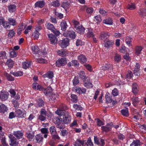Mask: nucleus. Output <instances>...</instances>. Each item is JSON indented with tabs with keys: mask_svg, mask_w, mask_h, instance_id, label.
Masks as SVG:
<instances>
[{
	"mask_svg": "<svg viewBox=\"0 0 146 146\" xmlns=\"http://www.w3.org/2000/svg\"><path fill=\"white\" fill-rule=\"evenodd\" d=\"M55 113L60 117L62 116V120L64 123H68L70 122L71 117L68 112L61 110H57Z\"/></svg>",
	"mask_w": 146,
	"mask_h": 146,
	"instance_id": "1",
	"label": "nucleus"
},
{
	"mask_svg": "<svg viewBox=\"0 0 146 146\" xmlns=\"http://www.w3.org/2000/svg\"><path fill=\"white\" fill-rule=\"evenodd\" d=\"M75 31V30L73 29L70 28L66 31V33L64 34V35L69 37L72 39H74L76 37Z\"/></svg>",
	"mask_w": 146,
	"mask_h": 146,
	"instance_id": "2",
	"label": "nucleus"
},
{
	"mask_svg": "<svg viewBox=\"0 0 146 146\" xmlns=\"http://www.w3.org/2000/svg\"><path fill=\"white\" fill-rule=\"evenodd\" d=\"M69 39L67 38H64L58 42L59 45L63 48H66L69 44Z\"/></svg>",
	"mask_w": 146,
	"mask_h": 146,
	"instance_id": "3",
	"label": "nucleus"
},
{
	"mask_svg": "<svg viewBox=\"0 0 146 146\" xmlns=\"http://www.w3.org/2000/svg\"><path fill=\"white\" fill-rule=\"evenodd\" d=\"M105 98L106 102L108 103H111L113 104H115L117 102V101L112 99V96L108 92L106 94Z\"/></svg>",
	"mask_w": 146,
	"mask_h": 146,
	"instance_id": "4",
	"label": "nucleus"
},
{
	"mask_svg": "<svg viewBox=\"0 0 146 146\" xmlns=\"http://www.w3.org/2000/svg\"><path fill=\"white\" fill-rule=\"evenodd\" d=\"M2 25L7 30L9 29L10 28V26L9 25L8 22H5L4 18L1 16L0 17V25Z\"/></svg>",
	"mask_w": 146,
	"mask_h": 146,
	"instance_id": "5",
	"label": "nucleus"
},
{
	"mask_svg": "<svg viewBox=\"0 0 146 146\" xmlns=\"http://www.w3.org/2000/svg\"><path fill=\"white\" fill-rule=\"evenodd\" d=\"M110 36L108 32L105 31L101 32L99 36V39L101 40L105 41Z\"/></svg>",
	"mask_w": 146,
	"mask_h": 146,
	"instance_id": "6",
	"label": "nucleus"
},
{
	"mask_svg": "<svg viewBox=\"0 0 146 146\" xmlns=\"http://www.w3.org/2000/svg\"><path fill=\"white\" fill-rule=\"evenodd\" d=\"M48 36L51 44L54 45L57 43L58 40L55 35L52 34H50L48 35Z\"/></svg>",
	"mask_w": 146,
	"mask_h": 146,
	"instance_id": "7",
	"label": "nucleus"
},
{
	"mask_svg": "<svg viewBox=\"0 0 146 146\" xmlns=\"http://www.w3.org/2000/svg\"><path fill=\"white\" fill-rule=\"evenodd\" d=\"M67 63V61L66 58H61L59 59L56 62V66L58 67L61 66H64Z\"/></svg>",
	"mask_w": 146,
	"mask_h": 146,
	"instance_id": "8",
	"label": "nucleus"
},
{
	"mask_svg": "<svg viewBox=\"0 0 146 146\" xmlns=\"http://www.w3.org/2000/svg\"><path fill=\"white\" fill-rule=\"evenodd\" d=\"M32 49L33 52H34V54H36L37 52L39 55L43 56H44L46 54V52H41L39 51L38 48L36 46H33L32 47Z\"/></svg>",
	"mask_w": 146,
	"mask_h": 146,
	"instance_id": "9",
	"label": "nucleus"
},
{
	"mask_svg": "<svg viewBox=\"0 0 146 146\" xmlns=\"http://www.w3.org/2000/svg\"><path fill=\"white\" fill-rule=\"evenodd\" d=\"M9 138L10 139L9 145L10 146H18L19 142L15 137L12 135Z\"/></svg>",
	"mask_w": 146,
	"mask_h": 146,
	"instance_id": "10",
	"label": "nucleus"
},
{
	"mask_svg": "<svg viewBox=\"0 0 146 146\" xmlns=\"http://www.w3.org/2000/svg\"><path fill=\"white\" fill-rule=\"evenodd\" d=\"M84 86L87 88H92L93 87L92 83L90 82V80L89 77H87L83 81Z\"/></svg>",
	"mask_w": 146,
	"mask_h": 146,
	"instance_id": "11",
	"label": "nucleus"
},
{
	"mask_svg": "<svg viewBox=\"0 0 146 146\" xmlns=\"http://www.w3.org/2000/svg\"><path fill=\"white\" fill-rule=\"evenodd\" d=\"M35 132L33 131L32 128H30V130L26 133L27 137L31 141L33 140L34 137Z\"/></svg>",
	"mask_w": 146,
	"mask_h": 146,
	"instance_id": "12",
	"label": "nucleus"
},
{
	"mask_svg": "<svg viewBox=\"0 0 146 146\" xmlns=\"http://www.w3.org/2000/svg\"><path fill=\"white\" fill-rule=\"evenodd\" d=\"M13 134L17 139H19L23 136V132L22 131H13Z\"/></svg>",
	"mask_w": 146,
	"mask_h": 146,
	"instance_id": "13",
	"label": "nucleus"
},
{
	"mask_svg": "<svg viewBox=\"0 0 146 146\" xmlns=\"http://www.w3.org/2000/svg\"><path fill=\"white\" fill-rule=\"evenodd\" d=\"M114 42L113 40L109 39H107L104 41V44L105 46L108 48H109L111 47H112L114 44Z\"/></svg>",
	"mask_w": 146,
	"mask_h": 146,
	"instance_id": "14",
	"label": "nucleus"
},
{
	"mask_svg": "<svg viewBox=\"0 0 146 146\" xmlns=\"http://www.w3.org/2000/svg\"><path fill=\"white\" fill-rule=\"evenodd\" d=\"M85 141L81 140L80 139H77L73 144L74 146H84Z\"/></svg>",
	"mask_w": 146,
	"mask_h": 146,
	"instance_id": "15",
	"label": "nucleus"
},
{
	"mask_svg": "<svg viewBox=\"0 0 146 146\" xmlns=\"http://www.w3.org/2000/svg\"><path fill=\"white\" fill-rule=\"evenodd\" d=\"M78 60L82 63H86L87 61V58L83 54H81L78 57Z\"/></svg>",
	"mask_w": 146,
	"mask_h": 146,
	"instance_id": "16",
	"label": "nucleus"
},
{
	"mask_svg": "<svg viewBox=\"0 0 146 146\" xmlns=\"http://www.w3.org/2000/svg\"><path fill=\"white\" fill-rule=\"evenodd\" d=\"M35 138L36 142L38 143H41L43 142V136L40 134L36 135L35 136Z\"/></svg>",
	"mask_w": 146,
	"mask_h": 146,
	"instance_id": "17",
	"label": "nucleus"
},
{
	"mask_svg": "<svg viewBox=\"0 0 146 146\" xmlns=\"http://www.w3.org/2000/svg\"><path fill=\"white\" fill-rule=\"evenodd\" d=\"M112 66L109 64H106L105 66H102L101 68L102 70H111L112 69Z\"/></svg>",
	"mask_w": 146,
	"mask_h": 146,
	"instance_id": "18",
	"label": "nucleus"
},
{
	"mask_svg": "<svg viewBox=\"0 0 146 146\" xmlns=\"http://www.w3.org/2000/svg\"><path fill=\"white\" fill-rule=\"evenodd\" d=\"M45 3L44 1H39L35 4V7H38L42 8L45 5Z\"/></svg>",
	"mask_w": 146,
	"mask_h": 146,
	"instance_id": "19",
	"label": "nucleus"
},
{
	"mask_svg": "<svg viewBox=\"0 0 146 146\" xmlns=\"http://www.w3.org/2000/svg\"><path fill=\"white\" fill-rule=\"evenodd\" d=\"M77 32L80 34H83L84 33L85 29L82 25L78 26L76 29Z\"/></svg>",
	"mask_w": 146,
	"mask_h": 146,
	"instance_id": "20",
	"label": "nucleus"
},
{
	"mask_svg": "<svg viewBox=\"0 0 146 146\" xmlns=\"http://www.w3.org/2000/svg\"><path fill=\"white\" fill-rule=\"evenodd\" d=\"M44 94L47 96H49L52 91V89L50 87H48L43 90Z\"/></svg>",
	"mask_w": 146,
	"mask_h": 146,
	"instance_id": "21",
	"label": "nucleus"
},
{
	"mask_svg": "<svg viewBox=\"0 0 146 146\" xmlns=\"http://www.w3.org/2000/svg\"><path fill=\"white\" fill-rule=\"evenodd\" d=\"M8 10L10 13H13L16 10V6L15 4H11L8 6Z\"/></svg>",
	"mask_w": 146,
	"mask_h": 146,
	"instance_id": "22",
	"label": "nucleus"
},
{
	"mask_svg": "<svg viewBox=\"0 0 146 146\" xmlns=\"http://www.w3.org/2000/svg\"><path fill=\"white\" fill-rule=\"evenodd\" d=\"M138 86L135 83H133L132 85V90L133 92L135 94H137L138 92L137 89Z\"/></svg>",
	"mask_w": 146,
	"mask_h": 146,
	"instance_id": "23",
	"label": "nucleus"
},
{
	"mask_svg": "<svg viewBox=\"0 0 146 146\" xmlns=\"http://www.w3.org/2000/svg\"><path fill=\"white\" fill-rule=\"evenodd\" d=\"M9 94L7 92H2L1 93V99L3 101H5L8 99Z\"/></svg>",
	"mask_w": 146,
	"mask_h": 146,
	"instance_id": "24",
	"label": "nucleus"
},
{
	"mask_svg": "<svg viewBox=\"0 0 146 146\" xmlns=\"http://www.w3.org/2000/svg\"><path fill=\"white\" fill-rule=\"evenodd\" d=\"M14 64V62L11 59H9L7 60L5 65H7L9 68H12Z\"/></svg>",
	"mask_w": 146,
	"mask_h": 146,
	"instance_id": "25",
	"label": "nucleus"
},
{
	"mask_svg": "<svg viewBox=\"0 0 146 146\" xmlns=\"http://www.w3.org/2000/svg\"><path fill=\"white\" fill-rule=\"evenodd\" d=\"M8 110L7 107L4 104H2L0 105V113H4Z\"/></svg>",
	"mask_w": 146,
	"mask_h": 146,
	"instance_id": "26",
	"label": "nucleus"
},
{
	"mask_svg": "<svg viewBox=\"0 0 146 146\" xmlns=\"http://www.w3.org/2000/svg\"><path fill=\"white\" fill-rule=\"evenodd\" d=\"M67 26L66 22L65 21H63L61 23L60 26L61 29L63 31L66 30Z\"/></svg>",
	"mask_w": 146,
	"mask_h": 146,
	"instance_id": "27",
	"label": "nucleus"
},
{
	"mask_svg": "<svg viewBox=\"0 0 146 146\" xmlns=\"http://www.w3.org/2000/svg\"><path fill=\"white\" fill-rule=\"evenodd\" d=\"M58 53L59 56L62 57L66 56L68 54L64 49L58 50Z\"/></svg>",
	"mask_w": 146,
	"mask_h": 146,
	"instance_id": "28",
	"label": "nucleus"
},
{
	"mask_svg": "<svg viewBox=\"0 0 146 146\" xmlns=\"http://www.w3.org/2000/svg\"><path fill=\"white\" fill-rule=\"evenodd\" d=\"M78 74L79 75L80 78L82 80H84L87 77H88L86 76L84 72L82 71H81L79 72L78 73Z\"/></svg>",
	"mask_w": 146,
	"mask_h": 146,
	"instance_id": "29",
	"label": "nucleus"
},
{
	"mask_svg": "<svg viewBox=\"0 0 146 146\" xmlns=\"http://www.w3.org/2000/svg\"><path fill=\"white\" fill-rule=\"evenodd\" d=\"M43 76L44 78H48L51 79L53 77V73L52 72L49 71L47 73L44 74Z\"/></svg>",
	"mask_w": 146,
	"mask_h": 146,
	"instance_id": "30",
	"label": "nucleus"
},
{
	"mask_svg": "<svg viewBox=\"0 0 146 146\" xmlns=\"http://www.w3.org/2000/svg\"><path fill=\"white\" fill-rule=\"evenodd\" d=\"M62 118L60 117V118L58 117H55L53 119V121L55 124L59 125L60 122L62 121Z\"/></svg>",
	"mask_w": 146,
	"mask_h": 146,
	"instance_id": "31",
	"label": "nucleus"
},
{
	"mask_svg": "<svg viewBox=\"0 0 146 146\" xmlns=\"http://www.w3.org/2000/svg\"><path fill=\"white\" fill-rule=\"evenodd\" d=\"M70 6V3L68 1L65 2H63L61 5V7L64 9H66Z\"/></svg>",
	"mask_w": 146,
	"mask_h": 146,
	"instance_id": "32",
	"label": "nucleus"
},
{
	"mask_svg": "<svg viewBox=\"0 0 146 146\" xmlns=\"http://www.w3.org/2000/svg\"><path fill=\"white\" fill-rule=\"evenodd\" d=\"M142 49V47L141 46H137L135 48V54L138 55L141 54V52Z\"/></svg>",
	"mask_w": 146,
	"mask_h": 146,
	"instance_id": "33",
	"label": "nucleus"
},
{
	"mask_svg": "<svg viewBox=\"0 0 146 146\" xmlns=\"http://www.w3.org/2000/svg\"><path fill=\"white\" fill-rule=\"evenodd\" d=\"M106 125L107 126V127L103 126L101 128H110V127H114V128H118L119 127L118 125H114L112 122L107 123Z\"/></svg>",
	"mask_w": 146,
	"mask_h": 146,
	"instance_id": "34",
	"label": "nucleus"
},
{
	"mask_svg": "<svg viewBox=\"0 0 146 146\" xmlns=\"http://www.w3.org/2000/svg\"><path fill=\"white\" fill-rule=\"evenodd\" d=\"M140 141L139 140H133L130 146H140Z\"/></svg>",
	"mask_w": 146,
	"mask_h": 146,
	"instance_id": "35",
	"label": "nucleus"
},
{
	"mask_svg": "<svg viewBox=\"0 0 146 146\" xmlns=\"http://www.w3.org/2000/svg\"><path fill=\"white\" fill-rule=\"evenodd\" d=\"M103 23L106 24L111 25L112 24L113 22L111 19L110 18L105 19L103 21Z\"/></svg>",
	"mask_w": 146,
	"mask_h": 146,
	"instance_id": "36",
	"label": "nucleus"
},
{
	"mask_svg": "<svg viewBox=\"0 0 146 146\" xmlns=\"http://www.w3.org/2000/svg\"><path fill=\"white\" fill-rule=\"evenodd\" d=\"M22 114V111L20 109L17 110L15 111V115L18 117H21Z\"/></svg>",
	"mask_w": 146,
	"mask_h": 146,
	"instance_id": "37",
	"label": "nucleus"
},
{
	"mask_svg": "<svg viewBox=\"0 0 146 146\" xmlns=\"http://www.w3.org/2000/svg\"><path fill=\"white\" fill-rule=\"evenodd\" d=\"M132 104L135 106H136L139 102V100L137 98H132Z\"/></svg>",
	"mask_w": 146,
	"mask_h": 146,
	"instance_id": "38",
	"label": "nucleus"
},
{
	"mask_svg": "<svg viewBox=\"0 0 146 146\" xmlns=\"http://www.w3.org/2000/svg\"><path fill=\"white\" fill-rule=\"evenodd\" d=\"M121 112L123 115L127 116L129 115L128 111V109L126 108L125 109L122 110L121 111Z\"/></svg>",
	"mask_w": 146,
	"mask_h": 146,
	"instance_id": "39",
	"label": "nucleus"
},
{
	"mask_svg": "<svg viewBox=\"0 0 146 146\" xmlns=\"http://www.w3.org/2000/svg\"><path fill=\"white\" fill-rule=\"evenodd\" d=\"M86 144L87 146H93L94 145V144L90 137L88 138Z\"/></svg>",
	"mask_w": 146,
	"mask_h": 146,
	"instance_id": "40",
	"label": "nucleus"
},
{
	"mask_svg": "<svg viewBox=\"0 0 146 146\" xmlns=\"http://www.w3.org/2000/svg\"><path fill=\"white\" fill-rule=\"evenodd\" d=\"M0 58L1 59H7L6 53L5 51H1L0 53Z\"/></svg>",
	"mask_w": 146,
	"mask_h": 146,
	"instance_id": "41",
	"label": "nucleus"
},
{
	"mask_svg": "<svg viewBox=\"0 0 146 146\" xmlns=\"http://www.w3.org/2000/svg\"><path fill=\"white\" fill-rule=\"evenodd\" d=\"M47 28L49 30H51L52 32L55 29V27L53 25L49 23L47 24Z\"/></svg>",
	"mask_w": 146,
	"mask_h": 146,
	"instance_id": "42",
	"label": "nucleus"
},
{
	"mask_svg": "<svg viewBox=\"0 0 146 146\" xmlns=\"http://www.w3.org/2000/svg\"><path fill=\"white\" fill-rule=\"evenodd\" d=\"M30 62H25L23 63V68L25 69H27L30 66Z\"/></svg>",
	"mask_w": 146,
	"mask_h": 146,
	"instance_id": "43",
	"label": "nucleus"
},
{
	"mask_svg": "<svg viewBox=\"0 0 146 146\" xmlns=\"http://www.w3.org/2000/svg\"><path fill=\"white\" fill-rule=\"evenodd\" d=\"M40 34V33H39L37 30H36L35 32L33 33L32 36H34L35 39H37L38 38Z\"/></svg>",
	"mask_w": 146,
	"mask_h": 146,
	"instance_id": "44",
	"label": "nucleus"
},
{
	"mask_svg": "<svg viewBox=\"0 0 146 146\" xmlns=\"http://www.w3.org/2000/svg\"><path fill=\"white\" fill-rule=\"evenodd\" d=\"M71 98L72 100V101L75 103H76L78 101V98L76 95L72 94L71 95Z\"/></svg>",
	"mask_w": 146,
	"mask_h": 146,
	"instance_id": "45",
	"label": "nucleus"
},
{
	"mask_svg": "<svg viewBox=\"0 0 146 146\" xmlns=\"http://www.w3.org/2000/svg\"><path fill=\"white\" fill-rule=\"evenodd\" d=\"M2 138L1 139V142L2 146L0 145V146H8V144L6 143V142L5 138V137H1Z\"/></svg>",
	"mask_w": 146,
	"mask_h": 146,
	"instance_id": "46",
	"label": "nucleus"
},
{
	"mask_svg": "<svg viewBox=\"0 0 146 146\" xmlns=\"http://www.w3.org/2000/svg\"><path fill=\"white\" fill-rule=\"evenodd\" d=\"M50 4L51 5L55 7H59L60 5V4L59 2H58L56 1H52L51 3Z\"/></svg>",
	"mask_w": 146,
	"mask_h": 146,
	"instance_id": "47",
	"label": "nucleus"
},
{
	"mask_svg": "<svg viewBox=\"0 0 146 146\" xmlns=\"http://www.w3.org/2000/svg\"><path fill=\"white\" fill-rule=\"evenodd\" d=\"M87 36L88 37H92L94 36V35H93V33L92 32V30L91 29H88V31L87 34Z\"/></svg>",
	"mask_w": 146,
	"mask_h": 146,
	"instance_id": "48",
	"label": "nucleus"
},
{
	"mask_svg": "<svg viewBox=\"0 0 146 146\" xmlns=\"http://www.w3.org/2000/svg\"><path fill=\"white\" fill-rule=\"evenodd\" d=\"M36 61L37 62L41 63H46L47 61L45 60L43 58H38L36 59Z\"/></svg>",
	"mask_w": 146,
	"mask_h": 146,
	"instance_id": "49",
	"label": "nucleus"
},
{
	"mask_svg": "<svg viewBox=\"0 0 146 146\" xmlns=\"http://www.w3.org/2000/svg\"><path fill=\"white\" fill-rule=\"evenodd\" d=\"M15 76H21L23 75V72L20 71L16 72H13L12 73Z\"/></svg>",
	"mask_w": 146,
	"mask_h": 146,
	"instance_id": "50",
	"label": "nucleus"
},
{
	"mask_svg": "<svg viewBox=\"0 0 146 146\" xmlns=\"http://www.w3.org/2000/svg\"><path fill=\"white\" fill-rule=\"evenodd\" d=\"M128 8L130 10H133L135 8V5L134 3H130L128 5Z\"/></svg>",
	"mask_w": 146,
	"mask_h": 146,
	"instance_id": "51",
	"label": "nucleus"
},
{
	"mask_svg": "<svg viewBox=\"0 0 146 146\" xmlns=\"http://www.w3.org/2000/svg\"><path fill=\"white\" fill-rule=\"evenodd\" d=\"M79 82V81L78 78H77L76 77H75L73 80V83L74 86H76Z\"/></svg>",
	"mask_w": 146,
	"mask_h": 146,
	"instance_id": "52",
	"label": "nucleus"
},
{
	"mask_svg": "<svg viewBox=\"0 0 146 146\" xmlns=\"http://www.w3.org/2000/svg\"><path fill=\"white\" fill-rule=\"evenodd\" d=\"M78 125V124L77 123V121L76 120H74L70 124V126L71 127H79L80 126Z\"/></svg>",
	"mask_w": 146,
	"mask_h": 146,
	"instance_id": "53",
	"label": "nucleus"
},
{
	"mask_svg": "<svg viewBox=\"0 0 146 146\" xmlns=\"http://www.w3.org/2000/svg\"><path fill=\"white\" fill-rule=\"evenodd\" d=\"M38 105L39 107H42L44 106V102L42 99H39L38 100Z\"/></svg>",
	"mask_w": 146,
	"mask_h": 146,
	"instance_id": "54",
	"label": "nucleus"
},
{
	"mask_svg": "<svg viewBox=\"0 0 146 146\" xmlns=\"http://www.w3.org/2000/svg\"><path fill=\"white\" fill-rule=\"evenodd\" d=\"M8 20L9 21V25H15V20L14 19H13L12 18H10L8 19Z\"/></svg>",
	"mask_w": 146,
	"mask_h": 146,
	"instance_id": "55",
	"label": "nucleus"
},
{
	"mask_svg": "<svg viewBox=\"0 0 146 146\" xmlns=\"http://www.w3.org/2000/svg\"><path fill=\"white\" fill-rule=\"evenodd\" d=\"M6 76L7 77V79L8 81H12L14 80V78L8 74H7Z\"/></svg>",
	"mask_w": 146,
	"mask_h": 146,
	"instance_id": "56",
	"label": "nucleus"
},
{
	"mask_svg": "<svg viewBox=\"0 0 146 146\" xmlns=\"http://www.w3.org/2000/svg\"><path fill=\"white\" fill-rule=\"evenodd\" d=\"M52 138L55 141L56 140H59L60 139V137L59 136L58 134H56L52 136Z\"/></svg>",
	"mask_w": 146,
	"mask_h": 146,
	"instance_id": "57",
	"label": "nucleus"
},
{
	"mask_svg": "<svg viewBox=\"0 0 146 146\" xmlns=\"http://www.w3.org/2000/svg\"><path fill=\"white\" fill-rule=\"evenodd\" d=\"M114 59L116 61L118 62L120 61L121 60L120 55L117 54H116L114 57Z\"/></svg>",
	"mask_w": 146,
	"mask_h": 146,
	"instance_id": "58",
	"label": "nucleus"
},
{
	"mask_svg": "<svg viewBox=\"0 0 146 146\" xmlns=\"http://www.w3.org/2000/svg\"><path fill=\"white\" fill-rule=\"evenodd\" d=\"M55 15L60 19H61L63 17V15L61 13H59L58 12H55Z\"/></svg>",
	"mask_w": 146,
	"mask_h": 146,
	"instance_id": "59",
	"label": "nucleus"
},
{
	"mask_svg": "<svg viewBox=\"0 0 146 146\" xmlns=\"http://www.w3.org/2000/svg\"><path fill=\"white\" fill-rule=\"evenodd\" d=\"M50 133L52 136L57 133L56 130L55 128H50Z\"/></svg>",
	"mask_w": 146,
	"mask_h": 146,
	"instance_id": "60",
	"label": "nucleus"
},
{
	"mask_svg": "<svg viewBox=\"0 0 146 146\" xmlns=\"http://www.w3.org/2000/svg\"><path fill=\"white\" fill-rule=\"evenodd\" d=\"M68 132L66 129H62L60 133V135L63 136H65L67 135Z\"/></svg>",
	"mask_w": 146,
	"mask_h": 146,
	"instance_id": "61",
	"label": "nucleus"
},
{
	"mask_svg": "<svg viewBox=\"0 0 146 146\" xmlns=\"http://www.w3.org/2000/svg\"><path fill=\"white\" fill-rule=\"evenodd\" d=\"M117 137L118 139L121 140H123L125 138V136L121 133L117 135Z\"/></svg>",
	"mask_w": 146,
	"mask_h": 146,
	"instance_id": "62",
	"label": "nucleus"
},
{
	"mask_svg": "<svg viewBox=\"0 0 146 146\" xmlns=\"http://www.w3.org/2000/svg\"><path fill=\"white\" fill-rule=\"evenodd\" d=\"M133 75L132 72L130 70H128L127 72V78H132Z\"/></svg>",
	"mask_w": 146,
	"mask_h": 146,
	"instance_id": "63",
	"label": "nucleus"
},
{
	"mask_svg": "<svg viewBox=\"0 0 146 146\" xmlns=\"http://www.w3.org/2000/svg\"><path fill=\"white\" fill-rule=\"evenodd\" d=\"M15 32L13 31V30H12L9 32L8 36L9 37L12 38L15 35Z\"/></svg>",
	"mask_w": 146,
	"mask_h": 146,
	"instance_id": "64",
	"label": "nucleus"
}]
</instances>
